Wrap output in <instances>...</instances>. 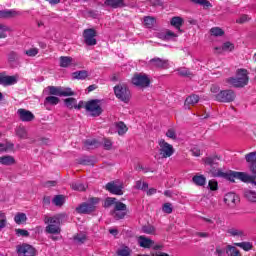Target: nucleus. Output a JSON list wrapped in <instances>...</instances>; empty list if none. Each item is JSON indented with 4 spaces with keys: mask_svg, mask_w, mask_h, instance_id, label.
<instances>
[{
    "mask_svg": "<svg viewBox=\"0 0 256 256\" xmlns=\"http://www.w3.org/2000/svg\"><path fill=\"white\" fill-rule=\"evenodd\" d=\"M0 163L1 165H14L15 163V158H13V156H2L0 157Z\"/></svg>",
    "mask_w": 256,
    "mask_h": 256,
    "instance_id": "obj_28",
    "label": "nucleus"
},
{
    "mask_svg": "<svg viewBox=\"0 0 256 256\" xmlns=\"http://www.w3.org/2000/svg\"><path fill=\"white\" fill-rule=\"evenodd\" d=\"M17 81V76H5L3 74H0V85H3L4 87L15 85Z\"/></svg>",
    "mask_w": 256,
    "mask_h": 256,
    "instance_id": "obj_14",
    "label": "nucleus"
},
{
    "mask_svg": "<svg viewBox=\"0 0 256 256\" xmlns=\"http://www.w3.org/2000/svg\"><path fill=\"white\" fill-rule=\"evenodd\" d=\"M193 183H195V185H198L199 187H203V185H205V183H207V178H205V176L203 175H196L192 178Z\"/></svg>",
    "mask_w": 256,
    "mask_h": 256,
    "instance_id": "obj_27",
    "label": "nucleus"
},
{
    "mask_svg": "<svg viewBox=\"0 0 256 256\" xmlns=\"http://www.w3.org/2000/svg\"><path fill=\"white\" fill-rule=\"evenodd\" d=\"M158 145L160 147L159 153L163 159H169V157H172V155L175 153V148H173V145L167 143L165 139H160L158 141Z\"/></svg>",
    "mask_w": 256,
    "mask_h": 256,
    "instance_id": "obj_6",
    "label": "nucleus"
},
{
    "mask_svg": "<svg viewBox=\"0 0 256 256\" xmlns=\"http://www.w3.org/2000/svg\"><path fill=\"white\" fill-rule=\"evenodd\" d=\"M18 59H19V54H17V52L12 51L8 54V61L10 63H15V61H17Z\"/></svg>",
    "mask_w": 256,
    "mask_h": 256,
    "instance_id": "obj_52",
    "label": "nucleus"
},
{
    "mask_svg": "<svg viewBox=\"0 0 256 256\" xmlns=\"http://www.w3.org/2000/svg\"><path fill=\"white\" fill-rule=\"evenodd\" d=\"M24 54L27 55V57H37V55H39V48H30L24 51Z\"/></svg>",
    "mask_w": 256,
    "mask_h": 256,
    "instance_id": "obj_46",
    "label": "nucleus"
},
{
    "mask_svg": "<svg viewBox=\"0 0 256 256\" xmlns=\"http://www.w3.org/2000/svg\"><path fill=\"white\" fill-rule=\"evenodd\" d=\"M75 63V60L69 56L60 57V67L67 68L71 67Z\"/></svg>",
    "mask_w": 256,
    "mask_h": 256,
    "instance_id": "obj_21",
    "label": "nucleus"
},
{
    "mask_svg": "<svg viewBox=\"0 0 256 256\" xmlns=\"http://www.w3.org/2000/svg\"><path fill=\"white\" fill-rule=\"evenodd\" d=\"M132 83L133 85H136V87H149L151 85V80L149 79V76L146 74H135L132 77Z\"/></svg>",
    "mask_w": 256,
    "mask_h": 256,
    "instance_id": "obj_8",
    "label": "nucleus"
},
{
    "mask_svg": "<svg viewBox=\"0 0 256 256\" xmlns=\"http://www.w3.org/2000/svg\"><path fill=\"white\" fill-rule=\"evenodd\" d=\"M17 253L23 256H33L35 255V248L29 244H23L21 246H17Z\"/></svg>",
    "mask_w": 256,
    "mask_h": 256,
    "instance_id": "obj_13",
    "label": "nucleus"
},
{
    "mask_svg": "<svg viewBox=\"0 0 256 256\" xmlns=\"http://www.w3.org/2000/svg\"><path fill=\"white\" fill-rule=\"evenodd\" d=\"M104 4L107 7H112V9H121L126 7L125 0H105Z\"/></svg>",
    "mask_w": 256,
    "mask_h": 256,
    "instance_id": "obj_19",
    "label": "nucleus"
},
{
    "mask_svg": "<svg viewBox=\"0 0 256 256\" xmlns=\"http://www.w3.org/2000/svg\"><path fill=\"white\" fill-rule=\"evenodd\" d=\"M99 145H101V144L96 139H88V140L84 141L85 149H97V147H99Z\"/></svg>",
    "mask_w": 256,
    "mask_h": 256,
    "instance_id": "obj_24",
    "label": "nucleus"
},
{
    "mask_svg": "<svg viewBox=\"0 0 256 256\" xmlns=\"http://www.w3.org/2000/svg\"><path fill=\"white\" fill-rule=\"evenodd\" d=\"M208 187L210 188L211 191H217L218 189V183L216 180H210L208 183Z\"/></svg>",
    "mask_w": 256,
    "mask_h": 256,
    "instance_id": "obj_60",
    "label": "nucleus"
},
{
    "mask_svg": "<svg viewBox=\"0 0 256 256\" xmlns=\"http://www.w3.org/2000/svg\"><path fill=\"white\" fill-rule=\"evenodd\" d=\"M116 128L118 131V135H125L128 131L127 125H125V122H118L116 124Z\"/></svg>",
    "mask_w": 256,
    "mask_h": 256,
    "instance_id": "obj_33",
    "label": "nucleus"
},
{
    "mask_svg": "<svg viewBox=\"0 0 256 256\" xmlns=\"http://www.w3.org/2000/svg\"><path fill=\"white\" fill-rule=\"evenodd\" d=\"M17 115L20 119V121H23L24 123H29L31 121H33V119H35V115L32 114L31 111L20 108L17 111Z\"/></svg>",
    "mask_w": 256,
    "mask_h": 256,
    "instance_id": "obj_11",
    "label": "nucleus"
},
{
    "mask_svg": "<svg viewBox=\"0 0 256 256\" xmlns=\"http://www.w3.org/2000/svg\"><path fill=\"white\" fill-rule=\"evenodd\" d=\"M52 203H53L56 207H62V205L65 204V196H63V195H56V196L52 199Z\"/></svg>",
    "mask_w": 256,
    "mask_h": 256,
    "instance_id": "obj_29",
    "label": "nucleus"
},
{
    "mask_svg": "<svg viewBox=\"0 0 256 256\" xmlns=\"http://www.w3.org/2000/svg\"><path fill=\"white\" fill-rule=\"evenodd\" d=\"M205 165H209L210 167H215L218 164L219 158L217 157H207L203 159Z\"/></svg>",
    "mask_w": 256,
    "mask_h": 256,
    "instance_id": "obj_36",
    "label": "nucleus"
},
{
    "mask_svg": "<svg viewBox=\"0 0 256 256\" xmlns=\"http://www.w3.org/2000/svg\"><path fill=\"white\" fill-rule=\"evenodd\" d=\"M166 137H169V139H177V133L173 130V129H169L167 132H166Z\"/></svg>",
    "mask_w": 256,
    "mask_h": 256,
    "instance_id": "obj_62",
    "label": "nucleus"
},
{
    "mask_svg": "<svg viewBox=\"0 0 256 256\" xmlns=\"http://www.w3.org/2000/svg\"><path fill=\"white\" fill-rule=\"evenodd\" d=\"M114 93L120 101L123 103H129L131 101V91L127 88L125 84H119L114 87Z\"/></svg>",
    "mask_w": 256,
    "mask_h": 256,
    "instance_id": "obj_4",
    "label": "nucleus"
},
{
    "mask_svg": "<svg viewBox=\"0 0 256 256\" xmlns=\"http://www.w3.org/2000/svg\"><path fill=\"white\" fill-rule=\"evenodd\" d=\"M196 5H202L203 7H211V2L207 0H191Z\"/></svg>",
    "mask_w": 256,
    "mask_h": 256,
    "instance_id": "obj_54",
    "label": "nucleus"
},
{
    "mask_svg": "<svg viewBox=\"0 0 256 256\" xmlns=\"http://www.w3.org/2000/svg\"><path fill=\"white\" fill-rule=\"evenodd\" d=\"M177 71L181 77H193V73L187 68H179Z\"/></svg>",
    "mask_w": 256,
    "mask_h": 256,
    "instance_id": "obj_43",
    "label": "nucleus"
},
{
    "mask_svg": "<svg viewBox=\"0 0 256 256\" xmlns=\"http://www.w3.org/2000/svg\"><path fill=\"white\" fill-rule=\"evenodd\" d=\"M235 49V45L231 42H226L222 45V47H216L215 51L217 53H223V51H233Z\"/></svg>",
    "mask_w": 256,
    "mask_h": 256,
    "instance_id": "obj_23",
    "label": "nucleus"
},
{
    "mask_svg": "<svg viewBox=\"0 0 256 256\" xmlns=\"http://www.w3.org/2000/svg\"><path fill=\"white\" fill-rule=\"evenodd\" d=\"M117 203V198H107L104 203V207H111Z\"/></svg>",
    "mask_w": 256,
    "mask_h": 256,
    "instance_id": "obj_58",
    "label": "nucleus"
},
{
    "mask_svg": "<svg viewBox=\"0 0 256 256\" xmlns=\"http://www.w3.org/2000/svg\"><path fill=\"white\" fill-rule=\"evenodd\" d=\"M246 162L249 164V169L253 175H249L245 172H223L221 169L212 168L210 171L213 177H222L235 183V179H239L243 183H251V185L256 186V152H250L245 155Z\"/></svg>",
    "mask_w": 256,
    "mask_h": 256,
    "instance_id": "obj_1",
    "label": "nucleus"
},
{
    "mask_svg": "<svg viewBox=\"0 0 256 256\" xmlns=\"http://www.w3.org/2000/svg\"><path fill=\"white\" fill-rule=\"evenodd\" d=\"M47 89L50 95H56L58 97H61V87L48 86Z\"/></svg>",
    "mask_w": 256,
    "mask_h": 256,
    "instance_id": "obj_41",
    "label": "nucleus"
},
{
    "mask_svg": "<svg viewBox=\"0 0 256 256\" xmlns=\"http://www.w3.org/2000/svg\"><path fill=\"white\" fill-rule=\"evenodd\" d=\"M235 92L233 90H222L216 95V101L220 103H231L235 101Z\"/></svg>",
    "mask_w": 256,
    "mask_h": 256,
    "instance_id": "obj_7",
    "label": "nucleus"
},
{
    "mask_svg": "<svg viewBox=\"0 0 256 256\" xmlns=\"http://www.w3.org/2000/svg\"><path fill=\"white\" fill-rule=\"evenodd\" d=\"M225 251L228 256H241V251L235 246L228 245Z\"/></svg>",
    "mask_w": 256,
    "mask_h": 256,
    "instance_id": "obj_25",
    "label": "nucleus"
},
{
    "mask_svg": "<svg viewBox=\"0 0 256 256\" xmlns=\"http://www.w3.org/2000/svg\"><path fill=\"white\" fill-rule=\"evenodd\" d=\"M71 188L73 189V191H85L87 189V185L81 182H72Z\"/></svg>",
    "mask_w": 256,
    "mask_h": 256,
    "instance_id": "obj_32",
    "label": "nucleus"
},
{
    "mask_svg": "<svg viewBox=\"0 0 256 256\" xmlns=\"http://www.w3.org/2000/svg\"><path fill=\"white\" fill-rule=\"evenodd\" d=\"M7 31H10L9 27L5 24H0V39H6Z\"/></svg>",
    "mask_w": 256,
    "mask_h": 256,
    "instance_id": "obj_47",
    "label": "nucleus"
},
{
    "mask_svg": "<svg viewBox=\"0 0 256 256\" xmlns=\"http://www.w3.org/2000/svg\"><path fill=\"white\" fill-rule=\"evenodd\" d=\"M45 233H48L52 241H59L61 239V215L57 214L54 216H46L44 218Z\"/></svg>",
    "mask_w": 256,
    "mask_h": 256,
    "instance_id": "obj_2",
    "label": "nucleus"
},
{
    "mask_svg": "<svg viewBox=\"0 0 256 256\" xmlns=\"http://www.w3.org/2000/svg\"><path fill=\"white\" fill-rule=\"evenodd\" d=\"M138 244L140 245V247H143L144 249H151L153 245H155V241L145 236H139Z\"/></svg>",
    "mask_w": 256,
    "mask_h": 256,
    "instance_id": "obj_17",
    "label": "nucleus"
},
{
    "mask_svg": "<svg viewBox=\"0 0 256 256\" xmlns=\"http://www.w3.org/2000/svg\"><path fill=\"white\" fill-rule=\"evenodd\" d=\"M184 23H185V20L179 16H174L170 20V25H172V27H175V29L179 31V33H183V30H181V27H183Z\"/></svg>",
    "mask_w": 256,
    "mask_h": 256,
    "instance_id": "obj_18",
    "label": "nucleus"
},
{
    "mask_svg": "<svg viewBox=\"0 0 256 256\" xmlns=\"http://www.w3.org/2000/svg\"><path fill=\"white\" fill-rule=\"evenodd\" d=\"M111 147H113V142L109 138L104 139V149L107 151L111 150Z\"/></svg>",
    "mask_w": 256,
    "mask_h": 256,
    "instance_id": "obj_61",
    "label": "nucleus"
},
{
    "mask_svg": "<svg viewBox=\"0 0 256 256\" xmlns=\"http://www.w3.org/2000/svg\"><path fill=\"white\" fill-rule=\"evenodd\" d=\"M144 24L150 29L151 27H153V25H155V18L151 16H146L144 18Z\"/></svg>",
    "mask_w": 256,
    "mask_h": 256,
    "instance_id": "obj_51",
    "label": "nucleus"
},
{
    "mask_svg": "<svg viewBox=\"0 0 256 256\" xmlns=\"http://www.w3.org/2000/svg\"><path fill=\"white\" fill-rule=\"evenodd\" d=\"M135 189H140L141 191H147L149 189V184L142 182L141 180L136 181Z\"/></svg>",
    "mask_w": 256,
    "mask_h": 256,
    "instance_id": "obj_45",
    "label": "nucleus"
},
{
    "mask_svg": "<svg viewBox=\"0 0 256 256\" xmlns=\"http://www.w3.org/2000/svg\"><path fill=\"white\" fill-rule=\"evenodd\" d=\"M75 95V92L71 91V88H60V97H71Z\"/></svg>",
    "mask_w": 256,
    "mask_h": 256,
    "instance_id": "obj_44",
    "label": "nucleus"
},
{
    "mask_svg": "<svg viewBox=\"0 0 256 256\" xmlns=\"http://www.w3.org/2000/svg\"><path fill=\"white\" fill-rule=\"evenodd\" d=\"M15 233L18 237H29V231L25 229H16Z\"/></svg>",
    "mask_w": 256,
    "mask_h": 256,
    "instance_id": "obj_56",
    "label": "nucleus"
},
{
    "mask_svg": "<svg viewBox=\"0 0 256 256\" xmlns=\"http://www.w3.org/2000/svg\"><path fill=\"white\" fill-rule=\"evenodd\" d=\"M88 73L85 70L76 71L72 74L73 79H87Z\"/></svg>",
    "mask_w": 256,
    "mask_h": 256,
    "instance_id": "obj_40",
    "label": "nucleus"
},
{
    "mask_svg": "<svg viewBox=\"0 0 256 256\" xmlns=\"http://www.w3.org/2000/svg\"><path fill=\"white\" fill-rule=\"evenodd\" d=\"M228 83L233 87H245L249 83V76H247V70H238L235 78H229Z\"/></svg>",
    "mask_w": 256,
    "mask_h": 256,
    "instance_id": "obj_3",
    "label": "nucleus"
},
{
    "mask_svg": "<svg viewBox=\"0 0 256 256\" xmlns=\"http://www.w3.org/2000/svg\"><path fill=\"white\" fill-rule=\"evenodd\" d=\"M197 103H199V96L192 94L186 98L185 107H187V105H197Z\"/></svg>",
    "mask_w": 256,
    "mask_h": 256,
    "instance_id": "obj_26",
    "label": "nucleus"
},
{
    "mask_svg": "<svg viewBox=\"0 0 256 256\" xmlns=\"http://www.w3.org/2000/svg\"><path fill=\"white\" fill-rule=\"evenodd\" d=\"M151 67H154L156 69H167V67H169V61L168 60H164L161 58H152L149 63H148Z\"/></svg>",
    "mask_w": 256,
    "mask_h": 256,
    "instance_id": "obj_12",
    "label": "nucleus"
},
{
    "mask_svg": "<svg viewBox=\"0 0 256 256\" xmlns=\"http://www.w3.org/2000/svg\"><path fill=\"white\" fill-rule=\"evenodd\" d=\"M7 225V217L5 216V213H0V231L1 229H5Z\"/></svg>",
    "mask_w": 256,
    "mask_h": 256,
    "instance_id": "obj_53",
    "label": "nucleus"
},
{
    "mask_svg": "<svg viewBox=\"0 0 256 256\" xmlns=\"http://www.w3.org/2000/svg\"><path fill=\"white\" fill-rule=\"evenodd\" d=\"M125 215H127V205L123 202H116L113 210L115 219H124Z\"/></svg>",
    "mask_w": 256,
    "mask_h": 256,
    "instance_id": "obj_10",
    "label": "nucleus"
},
{
    "mask_svg": "<svg viewBox=\"0 0 256 256\" xmlns=\"http://www.w3.org/2000/svg\"><path fill=\"white\" fill-rule=\"evenodd\" d=\"M87 241V236L85 234H77L74 236V242L77 243V245H83Z\"/></svg>",
    "mask_w": 256,
    "mask_h": 256,
    "instance_id": "obj_37",
    "label": "nucleus"
},
{
    "mask_svg": "<svg viewBox=\"0 0 256 256\" xmlns=\"http://www.w3.org/2000/svg\"><path fill=\"white\" fill-rule=\"evenodd\" d=\"M64 103L68 109H73L77 105V100L75 98H67L64 100Z\"/></svg>",
    "mask_w": 256,
    "mask_h": 256,
    "instance_id": "obj_49",
    "label": "nucleus"
},
{
    "mask_svg": "<svg viewBox=\"0 0 256 256\" xmlns=\"http://www.w3.org/2000/svg\"><path fill=\"white\" fill-rule=\"evenodd\" d=\"M77 213H82L84 215H87L89 213H93L94 208L93 205H90L88 202L82 203L78 208H76Z\"/></svg>",
    "mask_w": 256,
    "mask_h": 256,
    "instance_id": "obj_20",
    "label": "nucleus"
},
{
    "mask_svg": "<svg viewBox=\"0 0 256 256\" xmlns=\"http://www.w3.org/2000/svg\"><path fill=\"white\" fill-rule=\"evenodd\" d=\"M88 203H89L90 205H92V207H93V209H94V211H95V208H96L97 205L99 204V198H97V197L90 198V199L88 200Z\"/></svg>",
    "mask_w": 256,
    "mask_h": 256,
    "instance_id": "obj_63",
    "label": "nucleus"
},
{
    "mask_svg": "<svg viewBox=\"0 0 256 256\" xmlns=\"http://www.w3.org/2000/svg\"><path fill=\"white\" fill-rule=\"evenodd\" d=\"M143 233H146L147 235H155V227L151 225L143 226L142 227Z\"/></svg>",
    "mask_w": 256,
    "mask_h": 256,
    "instance_id": "obj_50",
    "label": "nucleus"
},
{
    "mask_svg": "<svg viewBox=\"0 0 256 256\" xmlns=\"http://www.w3.org/2000/svg\"><path fill=\"white\" fill-rule=\"evenodd\" d=\"M44 104L45 105H58L59 98L56 96H48L45 98Z\"/></svg>",
    "mask_w": 256,
    "mask_h": 256,
    "instance_id": "obj_35",
    "label": "nucleus"
},
{
    "mask_svg": "<svg viewBox=\"0 0 256 256\" xmlns=\"http://www.w3.org/2000/svg\"><path fill=\"white\" fill-rule=\"evenodd\" d=\"M162 211L163 213H167L168 215H171V213H173V204L169 202L164 203L162 206Z\"/></svg>",
    "mask_w": 256,
    "mask_h": 256,
    "instance_id": "obj_48",
    "label": "nucleus"
},
{
    "mask_svg": "<svg viewBox=\"0 0 256 256\" xmlns=\"http://www.w3.org/2000/svg\"><path fill=\"white\" fill-rule=\"evenodd\" d=\"M244 196L251 201V203H256V192L253 190H245Z\"/></svg>",
    "mask_w": 256,
    "mask_h": 256,
    "instance_id": "obj_31",
    "label": "nucleus"
},
{
    "mask_svg": "<svg viewBox=\"0 0 256 256\" xmlns=\"http://www.w3.org/2000/svg\"><path fill=\"white\" fill-rule=\"evenodd\" d=\"M15 16V11L13 10H2L0 11V19H9Z\"/></svg>",
    "mask_w": 256,
    "mask_h": 256,
    "instance_id": "obj_38",
    "label": "nucleus"
},
{
    "mask_svg": "<svg viewBox=\"0 0 256 256\" xmlns=\"http://www.w3.org/2000/svg\"><path fill=\"white\" fill-rule=\"evenodd\" d=\"M237 201H239V197L233 192H229L224 196V203H226L228 207H235Z\"/></svg>",
    "mask_w": 256,
    "mask_h": 256,
    "instance_id": "obj_15",
    "label": "nucleus"
},
{
    "mask_svg": "<svg viewBox=\"0 0 256 256\" xmlns=\"http://www.w3.org/2000/svg\"><path fill=\"white\" fill-rule=\"evenodd\" d=\"M152 7H163V1L161 0H150Z\"/></svg>",
    "mask_w": 256,
    "mask_h": 256,
    "instance_id": "obj_64",
    "label": "nucleus"
},
{
    "mask_svg": "<svg viewBox=\"0 0 256 256\" xmlns=\"http://www.w3.org/2000/svg\"><path fill=\"white\" fill-rule=\"evenodd\" d=\"M235 247H240V249H243L244 251H251L253 249V244L250 242H238L234 243Z\"/></svg>",
    "mask_w": 256,
    "mask_h": 256,
    "instance_id": "obj_30",
    "label": "nucleus"
},
{
    "mask_svg": "<svg viewBox=\"0 0 256 256\" xmlns=\"http://www.w3.org/2000/svg\"><path fill=\"white\" fill-rule=\"evenodd\" d=\"M175 37H178V35L171 30H167L164 35V39H166V40L175 39Z\"/></svg>",
    "mask_w": 256,
    "mask_h": 256,
    "instance_id": "obj_57",
    "label": "nucleus"
},
{
    "mask_svg": "<svg viewBox=\"0 0 256 256\" xmlns=\"http://www.w3.org/2000/svg\"><path fill=\"white\" fill-rule=\"evenodd\" d=\"M106 189L110 193H113V195H123V186L117 185L115 182H109L106 184Z\"/></svg>",
    "mask_w": 256,
    "mask_h": 256,
    "instance_id": "obj_16",
    "label": "nucleus"
},
{
    "mask_svg": "<svg viewBox=\"0 0 256 256\" xmlns=\"http://www.w3.org/2000/svg\"><path fill=\"white\" fill-rule=\"evenodd\" d=\"M84 43L89 47H93V45H97V31L93 28L85 29L83 32Z\"/></svg>",
    "mask_w": 256,
    "mask_h": 256,
    "instance_id": "obj_9",
    "label": "nucleus"
},
{
    "mask_svg": "<svg viewBox=\"0 0 256 256\" xmlns=\"http://www.w3.org/2000/svg\"><path fill=\"white\" fill-rule=\"evenodd\" d=\"M227 233H229L231 237H240L241 239L246 236L245 231L238 228H230Z\"/></svg>",
    "mask_w": 256,
    "mask_h": 256,
    "instance_id": "obj_22",
    "label": "nucleus"
},
{
    "mask_svg": "<svg viewBox=\"0 0 256 256\" xmlns=\"http://www.w3.org/2000/svg\"><path fill=\"white\" fill-rule=\"evenodd\" d=\"M14 221L17 225H21L27 221V215L25 213H17L14 217Z\"/></svg>",
    "mask_w": 256,
    "mask_h": 256,
    "instance_id": "obj_34",
    "label": "nucleus"
},
{
    "mask_svg": "<svg viewBox=\"0 0 256 256\" xmlns=\"http://www.w3.org/2000/svg\"><path fill=\"white\" fill-rule=\"evenodd\" d=\"M116 253L118 256H129L131 255V248L123 246L122 248L118 249Z\"/></svg>",
    "mask_w": 256,
    "mask_h": 256,
    "instance_id": "obj_39",
    "label": "nucleus"
},
{
    "mask_svg": "<svg viewBox=\"0 0 256 256\" xmlns=\"http://www.w3.org/2000/svg\"><path fill=\"white\" fill-rule=\"evenodd\" d=\"M99 103V100H90L85 103V109L91 117H99L103 113V108Z\"/></svg>",
    "mask_w": 256,
    "mask_h": 256,
    "instance_id": "obj_5",
    "label": "nucleus"
},
{
    "mask_svg": "<svg viewBox=\"0 0 256 256\" xmlns=\"http://www.w3.org/2000/svg\"><path fill=\"white\" fill-rule=\"evenodd\" d=\"M210 33H211V35H213L214 37H223V35L225 34V32L223 31V29H221V28H219V27L211 28Z\"/></svg>",
    "mask_w": 256,
    "mask_h": 256,
    "instance_id": "obj_42",
    "label": "nucleus"
},
{
    "mask_svg": "<svg viewBox=\"0 0 256 256\" xmlns=\"http://www.w3.org/2000/svg\"><path fill=\"white\" fill-rule=\"evenodd\" d=\"M17 135L20 139H27V130L25 128H18Z\"/></svg>",
    "mask_w": 256,
    "mask_h": 256,
    "instance_id": "obj_55",
    "label": "nucleus"
},
{
    "mask_svg": "<svg viewBox=\"0 0 256 256\" xmlns=\"http://www.w3.org/2000/svg\"><path fill=\"white\" fill-rule=\"evenodd\" d=\"M250 19L251 18H249V15L243 14L242 16H240V18L236 20V23H239V24L247 23V21H249Z\"/></svg>",
    "mask_w": 256,
    "mask_h": 256,
    "instance_id": "obj_59",
    "label": "nucleus"
}]
</instances>
